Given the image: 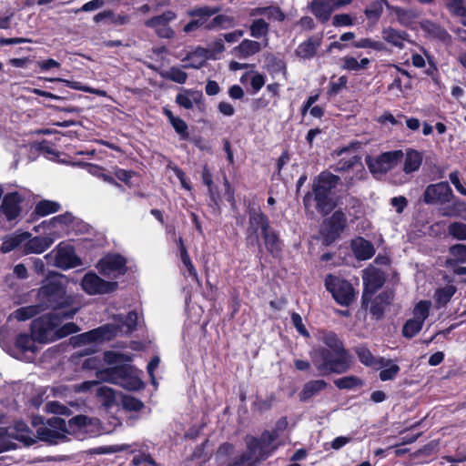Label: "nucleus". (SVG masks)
<instances>
[{"label": "nucleus", "mask_w": 466, "mask_h": 466, "mask_svg": "<svg viewBox=\"0 0 466 466\" xmlns=\"http://www.w3.org/2000/svg\"><path fill=\"white\" fill-rule=\"evenodd\" d=\"M22 198L17 192L6 194L0 206V215H4L8 221H12L20 216L22 208L20 203Z\"/></svg>", "instance_id": "a211bd4d"}, {"label": "nucleus", "mask_w": 466, "mask_h": 466, "mask_svg": "<svg viewBox=\"0 0 466 466\" xmlns=\"http://www.w3.org/2000/svg\"><path fill=\"white\" fill-rule=\"evenodd\" d=\"M261 237L267 250L274 257L278 256L281 251V241L279 234L269 227L267 231L261 234Z\"/></svg>", "instance_id": "c756f323"}, {"label": "nucleus", "mask_w": 466, "mask_h": 466, "mask_svg": "<svg viewBox=\"0 0 466 466\" xmlns=\"http://www.w3.org/2000/svg\"><path fill=\"white\" fill-rule=\"evenodd\" d=\"M335 386L339 390H355L364 385V381L354 375L345 376L334 380Z\"/></svg>", "instance_id": "a19ab883"}, {"label": "nucleus", "mask_w": 466, "mask_h": 466, "mask_svg": "<svg viewBox=\"0 0 466 466\" xmlns=\"http://www.w3.org/2000/svg\"><path fill=\"white\" fill-rule=\"evenodd\" d=\"M400 371L397 364L390 365L388 369H384L380 372V379L382 381L393 380Z\"/></svg>", "instance_id": "774afa93"}, {"label": "nucleus", "mask_w": 466, "mask_h": 466, "mask_svg": "<svg viewBox=\"0 0 466 466\" xmlns=\"http://www.w3.org/2000/svg\"><path fill=\"white\" fill-rule=\"evenodd\" d=\"M431 306V303L429 300H420L418 302L413 309L414 317L412 319L423 324L425 319L429 317Z\"/></svg>", "instance_id": "3c124183"}, {"label": "nucleus", "mask_w": 466, "mask_h": 466, "mask_svg": "<svg viewBox=\"0 0 466 466\" xmlns=\"http://www.w3.org/2000/svg\"><path fill=\"white\" fill-rule=\"evenodd\" d=\"M403 157L401 150L385 152L378 157H366V164L372 174H384L397 166Z\"/></svg>", "instance_id": "9d476101"}, {"label": "nucleus", "mask_w": 466, "mask_h": 466, "mask_svg": "<svg viewBox=\"0 0 466 466\" xmlns=\"http://www.w3.org/2000/svg\"><path fill=\"white\" fill-rule=\"evenodd\" d=\"M422 200L427 205H445L452 202L449 210L444 212V216H458L461 211L466 209L465 203L455 198L447 181L428 185L423 192Z\"/></svg>", "instance_id": "423d86ee"}, {"label": "nucleus", "mask_w": 466, "mask_h": 466, "mask_svg": "<svg viewBox=\"0 0 466 466\" xmlns=\"http://www.w3.org/2000/svg\"><path fill=\"white\" fill-rule=\"evenodd\" d=\"M274 397L271 395L265 400H258L254 402L253 408L259 413H263L272 407Z\"/></svg>", "instance_id": "338daca9"}, {"label": "nucleus", "mask_w": 466, "mask_h": 466, "mask_svg": "<svg viewBox=\"0 0 466 466\" xmlns=\"http://www.w3.org/2000/svg\"><path fill=\"white\" fill-rule=\"evenodd\" d=\"M98 340H110L119 335L114 322L95 329Z\"/></svg>", "instance_id": "8fccbe9b"}, {"label": "nucleus", "mask_w": 466, "mask_h": 466, "mask_svg": "<svg viewBox=\"0 0 466 466\" xmlns=\"http://www.w3.org/2000/svg\"><path fill=\"white\" fill-rule=\"evenodd\" d=\"M170 124L176 132L180 136L181 139H188L189 134L187 132V125L183 119L180 117L173 118L171 119Z\"/></svg>", "instance_id": "0e129e2a"}, {"label": "nucleus", "mask_w": 466, "mask_h": 466, "mask_svg": "<svg viewBox=\"0 0 466 466\" xmlns=\"http://www.w3.org/2000/svg\"><path fill=\"white\" fill-rule=\"evenodd\" d=\"M322 43V35H312L309 37L306 41L299 45L295 53L297 56L303 59H310L312 58L319 47Z\"/></svg>", "instance_id": "aec40b11"}, {"label": "nucleus", "mask_w": 466, "mask_h": 466, "mask_svg": "<svg viewBox=\"0 0 466 466\" xmlns=\"http://www.w3.org/2000/svg\"><path fill=\"white\" fill-rule=\"evenodd\" d=\"M362 279L364 284V292L362 295V306L367 307L368 295L371 297L385 282L384 273L375 268L363 270Z\"/></svg>", "instance_id": "dca6fc26"}, {"label": "nucleus", "mask_w": 466, "mask_h": 466, "mask_svg": "<svg viewBox=\"0 0 466 466\" xmlns=\"http://www.w3.org/2000/svg\"><path fill=\"white\" fill-rule=\"evenodd\" d=\"M450 257L446 259V266L455 267L466 264V244H454L449 248Z\"/></svg>", "instance_id": "2f4dec72"}, {"label": "nucleus", "mask_w": 466, "mask_h": 466, "mask_svg": "<svg viewBox=\"0 0 466 466\" xmlns=\"http://www.w3.org/2000/svg\"><path fill=\"white\" fill-rule=\"evenodd\" d=\"M319 339L329 349L319 347L310 352L313 365L321 374H342L348 371L352 364L351 356L344 349L342 341L332 331H319Z\"/></svg>", "instance_id": "f257e3e1"}, {"label": "nucleus", "mask_w": 466, "mask_h": 466, "mask_svg": "<svg viewBox=\"0 0 466 466\" xmlns=\"http://www.w3.org/2000/svg\"><path fill=\"white\" fill-rule=\"evenodd\" d=\"M381 35L385 42L399 48H404V42H410V35L406 31L398 30L391 26L384 27Z\"/></svg>", "instance_id": "412c9836"}, {"label": "nucleus", "mask_w": 466, "mask_h": 466, "mask_svg": "<svg viewBox=\"0 0 466 466\" xmlns=\"http://www.w3.org/2000/svg\"><path fill=\"white\" fill-rule=\"evenodd\" d=\"M14 441H19L29 446L35 442L34 433L25 422L19 421L12 428H7Z\"/></svg>", "instance_id": "393cba45"}, {"label": "nucleus", "mask_w": 466, "mask_h": 466, "mask_svg": "<svg viewBox=\"0 0 466 466\" xmlns=\"http://www.w3.org/2000/svg\"><path fill=\"white\" fill-rule=\"evenodd\" d=\"M347 218L345 214L340 211H335L329 219V228L327 238L333 240L339 236L346 227Z\"/></svg>", "instance_id": "5701e85b"}, {"label": "nucleus", "mask_w": 466, "mask_h": 466, "mask_svg": "<svg viewBox=\"0 0 466 466\" xmlns=\"http://www.w3.org/2000/svg\"><path fill=\"white\" fill-rule=\"evenodd\" d=\"M234 25V18L225 15H218L208 22V30L227 29Z\"/></svg>", "instance_id": "49530a36"}, {"label": "nucleus", "mask_w": 466, "mask_h": 466, "mask_svg": "<svg viewBox=\"0 0 466 466\" xmlns=\"http://www.w3.org/2000/svg\"><path fill=\"white\" fill-rule=\"evenodd\" d=\"M351 247L355 257L360 260L369 259L375 253L373 245L363 238L352 240Z\"/></svg>", "instance_id": "a878e982"}, {"label": "nucleus", "mask_w": 466, "mask_h": 466, "mask_svg": "<svg viewBox=\"0 0 466 466\" xmlns=\"http://www.w3.org/2000/svg\"><path fill=\"white\" fill-rule=\"evenodd\" d=\"M90 423V420L88 417L85 415H76L71 418L68 422L65 421V429L64 432L66 434L75 433L76 431L82 429Z\"/></svg>", "instance_id": "c03bdc74"}, {"label": "nucleus", "mask_w": 466, "mask_h": 466, "mask_svg": "<svg viewBox=\"0 0 466 466\" xmlns=\"http://www.w3.org/2000/svg\"><path fill=\"white\" fill-rule=\"evenodd\" d=\"M65 420L59 417H52L48 419L46 425L36 429L37 438L49 443H58L66 439Z\"/></svg>", "instance_id": "9b49d317"}, {"label": "nucleus", "mask_w": 466, "mask_h": 466, "mask_svg": "<svg viewBox=\"0 0 466 466\" xmlns=\"http://www.w3.org/2000/svg\"><path fill=\"white\" fill-rule=\"evenodd\" d=\"M64 276L58 273H50L47 279L37 290L38 304L42 309H60L73 304V297L66 294Z\"/></svg>", "instance_id": "39448f33"}, {"label": "nucleus", "mask_w": 466, "mask_h": 466, "mask_svg": "<svg viewBox=\"0 0 466 466\" xmlns=\"http://www.w3.org/2000/svg\"><path fill=\"white\" fill-rule=\"evenodd\" d=\"M446 6L457 16H460L466 10L463 0H447Z\"/></svg>", "instance_id": "69168bd1"}, {"label": "nucleus", "mask_w": 466, "mask_h": 466, "mask_svg": "<svg viewBox=\"0 0 466 466\" xmlns=\"http://www.w3.org/2000/svg\"><path fill=\"white\" fill-rule=\"evenodd\" d=\"M384 5L390 9L391 5H389L388 0H374L364 11L366 17L377 22L383 13Z\"/></svg>", "instance_id": "4c0bfd02"}, {"label": "nucleus", "mask_w": 466, "mask_h": 466, "mask_svg": "<svg viewBox=\"0 0 466 466\" xmlns=\"http://www.w3.org/2000/svg\"><path fill=\"white\" fill-rule=\"evenodd\" d=\"M422 162V156L415 150H409L406 153L403 171L410 174L419 169Z\"/></svg>", "instance_id": "58836bf2"}, {"label": "nucleus", "mask_w": 466, "mask_h": 466, "mask_svg": "<svg viewBox=\"0 0 466 466\" xmlns=\"http://www.w3.org/2000/svg\"><path fill=\"white\" fill-rule=\"evenodd\" d=\"M420 27L431 38L438 39L444 43H448L451 39V35L444 27L431 20L422 21Z\"/></svg>", "instance_id": "b1692460"}, {"label": "nucleus", "mask_w": 466, "mask_h": 466, "mask_svg": "<svg viewBox=\"0 0 466 466\" xmlns=\"http://www.w3.org/2000/svg\"><path fill=\"white\" fill-rule=\"evenodd\" d=\"M248 15L250 17L265 15L269 20L274 19L279 22L284 21L286 18L284 12L279 6L275 5L258 6L252 8L250 9Z\"/></svg>", "instance_id": "bb28decb"}, {"label": "nucleus", "mask_w": 466, "mask_h": 466, "mask_svg": "<svg viewBox=\"0 0 466 466\" xmlns=\"http://www.w3.org/2000/svg\"><path fill=\"white\" fill-rule=\"evenodd\" d=\"M81 287L88 295H98L115 291L117 283L106 281L96 273L88 272L83 277Z\"/></svg>", "instance_id": "2eb2a0df"}, {"label": "nucleus", "mask_w": 466, "mask_h": 466, "mask_svg": "<svg viewBox=\"0 0 466 466\" xmlns=\"http://www.w3.org/2000/svg\"><path fill=\"white\" fill-rule=\"evenodd\" d=\"M310 10L321 23L328 22L331 14L335 11L331 0H312Z\"/></svg>", "instance_id": "4be33fe9"}, {"label": "nucleus", "mask_w": 466, "mask_h": 466, "mask_svg": "<svg viewBox=\"0 0 466 466\" xmlns=\"http://www.w3.org/2000/svg\"><path fill=\"white\" fill-rule=\"evenodd\" d=\"M269 227V220L264 213L259 209H250L248 211V226L247 228V246L260 248L258 231H260L261 235Z\"/></svg>", "instance_id": "6e6552de"}, {"label": "nucleus", "mask_w": 466, "mask_h": 466, "mask_svg": "<svg viewBox=\"0 0 466 466\" xmlns=\"http://www.w3.org/2000/svg\"><path fill=\"white\" fill-rule=\"evenodd\" d=\"M112 320L119 335H129L137 329L138 315L136 311H129L127 315H113Z\"/></svg>", "instance_id": "6ab92c4d"}, {"label": "nucleus", "mask_w": 466, "mask_h": 466, "mask_svg": "<svg viewBox=\"0 0 466 466\" xmlns=\"http://www.w3.org/2000/svg\"><path fill=\"white\" fill-rule=\"evenodd\" d=\"M121 404L125 410L130 411H138L144 408V403L140 400L129 395L121 396Z\"/></svg>", "instance_id": "052dcab7"}, {"label": "nucleus", "mask_w": 466, "mask_h": 466, "mask_svg": "<svg viewBox=\"0 0 466 466\" xmlns=\"http://www.w3.org/2000/svg\"><path fill=\"white\" fill-rule=\"evenodd\" d=\"M29 233H23L14 237L6 238L4 239L1 251L3 253H8L16 248L23 241L28 238Z\"/></svg>", "instance_id": "09e8293b"}, {"label": "nucleus", "mask_w": 466, "mask_h": 466, "mask_svg": "<svg viewBox=\"0 0 466 466\" xmlns=\"http://www.w3.org/2000/svg\"><path fill=\"white\" fill-rule=\"evenodd\" d=\"M203 95L200 91L185 90L176 96V102L186 109H191L194 104H199L202 100Z\"/></svg>", "instance_id": "7c9ffc66"}, {"label": "nucleus", "mask_w": 466, "mask_h": 466, "mask_svg": "<svg viewBox=\"0 0 466 466\" xmlns=\"http://www.w3.org/2000/svg\"><path fill=\"white\" fill-rule=\"evenodd\" d=\"M35 341L37 340L33 334L21 333L15 338V347L23 353L31 352L34 354L38 350Z\"/></svg>", "instance_id": "f704fd0d"}, {"label": "nucleus", "mask_w": 466, "mask_h": 466, "mask_svg": "<svg viewBox=\"0 0 466 466\" xmlns=\"http://www.w3.org/2000/svg\"><path fill=\"white\" fill-rule=\"evenodd\" d=\"M71 341L75 346H82L98 341V338L96 334L95 329H92L90 331L72 337Z\"/></svg>", "instance_id": "13d9d810"}, {"label": "nucleus", "mask_w": 466, "mask_h": 466, "mask_svg": "<svg viewBox=\"0 0 466 466\" xmlns=\"http://www.w3.org/2000/svg\"><path fill=\"white\" fill-rule=\"evenodd\" d=\"M250 35L254 38L267 37L269 32V24L263 18H256L249 25Z\"/></svg>", "instance_id": "79ce46f5"}, {"label": "nucleus", "mask_w": 466, "mask_h": 466, "mask_svg": "<svg viewBox=\"0 0 466 466\" xmlns=\"http://www.w3.org/2000/svg\"><path fill=\"white\" fill-rule=\"evenodd\" d=\"M46 258L49 262H53V265L67 269L75 268L80 265V260L75 253V249L70 245L59 244L56 251H53L46 256Z\"/></svg>", "instance_id": "f8f14e48"}, {"label": "nucleus", "mask_w": 466, "mask_h": 466, "mask_svg": "<svg viewBox=\"0 0 466 466\" xmlns=\"http://www.w3.org/2000/svg\"><path fill=\"white\" fill-rule=\"evenodd\" d=\"M96 396L100 399L103 405L112 407L116 401V391L106 386H100L96 389Z\"/></svg>", "instance_id": "a18cd8bd"}, {"label": "nucleus", "mask_w": 466, "mask_h": 466, "mask_svg": "<svg viewBox=\"0 0 466 466\" xmlns=\"http://www.w3.org/2000/svg\"><path fill=\"white\" fill-rule=\"evenodd\" d=\"M209 57L208 50L203 47H198L193 52L189 53L183 61L188 63L184 65V68H195L198 69L202 67L207 59Z\"/></svg>", "instance_id": "c85d7f7f"}, {"label": "nucleus", "mask_w": 466, "mask_h": 466, "mask_svg": "<svg viewBox=\"0 0 466 466\" xmlns=\"http://www.w3.org/2000/svg\"><path fill=\"white\" fill-rule=\"evenodd\" d=\"M390 9L395 14L398 22L405 27L412 25L417 18V14L411 9H403L399 6H391Z\"/></svg>", "instance_id": "ea45409f"}, {"label": "nucleus", "mask_w": 466, "mask_h": 466, "mask_svg": "<svg viewBox=\"0 0 466 466\" xmlns=\"http://www.w3.org/2000/svg\"><path fill=\"white\" fill-rule=\"evenodd\" d=\"M339 180V176L329 172H321L313 182L312 192H308L304 196V206L309 207L313 196L318 212L323 216L330 213L336 205L332 198V189L336 187Z\"/></svg>", "instance_id": "20e7f679"}, {"label": "nucleus", "mask_w": 466, "mask_h": 466, "mask_svg": "<svg viewBox=\"0 0 466 466\" xmlns=\"http://www.w3.org/2000/svg\"><path fill=\"white\" fill-rule=\"evenodd\" d=\"M60 205L51 200H42L35 206V212L39 216H47L58 211Z\"/></svg>", "instance_id": "603ef678"}, {"label": "nucleus", "mask_w": 466, "mask_h": 466, "mask_svg": "<svg viewBox=\"0 0 466 466\" xmlns=\"http://www.w3.org/2000/svg\"><path fill=\"white\" fill-rule=\"evenodd\" d=\"M355 353L357 354L360 361L365 366H374L376 364V360L374 356L371 354L370 350L366 347L360 346L355 348Z\"/></svg>", "instance_id": "bf43d9fd"}, {"label": "nucleus", "mask_w": 466, "mask_h": 466, "mask_svg": "<svg viewBox=\"0 0 466 466\" xmlns=\"http://www.w3.org/2000/svg\"><path fill=\"white\" fill-rule=\"evenodd\" d=\"M457 288L453 285H447L438 289L434 293V299L438 309L445 307L456 293Z\"/></svg>", "instance_id": "e433bc0d"}, {"label": "nucleus", "mask_w": 466, "mask_h": 466, "mask_svg": "<svg viewBox=\"0 0 466 466\" xmlns=\"http://www.w3.org/2000/svg\"><path fill=\"white\" fill-rule=\"evenodd\" d=\"M246 462H249L248 466H255L257 463L254 461V458L248 451V452H244L233 458L230 461L228 462L227 466H242Z\"/></svg>", "instance_id": "680f3d73"}, {"label": "nucleus", "mask_w": 466, "mask_h": 466, "mask_svg": "<svg viewBox=\"0 0 466 466\" xmlns=\"http://www.w3.org/2000/svg\"><path fill=\"white\" fill-rule=\"evenodd\" d=\"M77 311L78 309L75 308L62 314L57 312L44 314L32 322L31 333L40 343L52 342L76 333L79 330L78 326L74 322L62 325V319H72Z\"/></svg>", "instance_id": "f03ea898"}, {"label": "nucleus", "mask_w": 466, "mask_h": 466, "mask_svg": "<svg viewBox=\"0 0 466 466\" xmlns=\"http://www.w3.org/2000/svg\"><path fill=\"white\" fill-rule=\"evenodd\" d=\"M177 18V14L172 10H166L158 15H155L145 21V25L154 29L156 35L160 38L170 39L175 35L174 30L169 24Z\"/></svg>", "instance_id": "ddd939ff"}, {"label": "nucleus", "mask_w": 466, "mask_h": 466, "mask_svg": "<svg viewBox=\"0 0 466 466\" xmlns=\"http://www.w3.org/2000/svg\"><path fill=\"white\" fill-rule=\"evenodd\" d=\"M325 285L334 299L342 306H349L355 299L354 289L347 280L329 275Z\"/></svg>", "instance_id": "1a4fd4ad"}, {"label": "nucleus", "mask_w": 466, "mask_h": 466, "mask_svg": "<svg viewBox=\"0 0 466 466\" xmlns=\"http://www.w3.org/2000/svg\"><path fill=\"white\" fill-rule=\"evenodd\" d=\"M42 309V306L39 304L21 307L12 312L10 318H13L18 321H25L38 315Z\"/></svg>", "instance_id": "c9c22d12"}, {"label": "nucleus", "mask_w": 466, "mask_h": 466, "mask_svg": "<svg viewBox=\"0 0 466 466\" xmlns=\"http://www.w3.org/2000/svg\"><path fill=\"white\" fill-rule=\"evenodd\" d=\"M328 383L323 380H316L308 381L299 393V400L301 401H307L313 396L317 395L321 390H325Z\"/></svg>", "instance_id": "473e14b6"}, {"label": "nucleus", "mask_w": 466, "mask_h": 466, "mask_svg": "<svg viewBox=\"0 0 466 466\" xmlns=\"http://www.w3.org/2000/svg\"><path fill=\"white\" fill-rule=\"evenodd\" d=\"M220 10V7H211L208 5L190 9L187 15L192 17V20L184 26L183 31L185 33H191L201 27L207 29L210 17L218 14Z\"/></svg>", "instance_id": "4468645a"}, {"label": "nucleus", "mask_w": 466, "mask_h": 466, "mask_svg": "<svg viewBox=\"0 0 466 466\" xmlns=\"http://www.w3.org/2000/svg\"><path fill=\"white\" fill-rule=\"evenodd\" d=\"M127 261L124 257L113 254L107 255L99 261V271L106 277H116L125 274Z\"/></svg>", "instance_id": "f3484780"}, {"label": "nucleus", "mask_w": 466, "mask_h": 466, "mask_svg": "<svg viewBox=\"0 0 466 466\" xmlns=\"http://www.w3.org/2000/svg\"><path fill=\"white\" fill-rule=\"evenodd\" d=\"M422 326L423 324L418 320L413 319H408L403 325L402 335L405 338L411 339L421 330Z\"/></svg>", "instance_id": "4d7b16f0"}, {"label": "nucleus", "mask_w": 466, "mask_h": 466, "mask_svg": "<svg viewBox=\"0 0 466 466\" xmlns=\"http://www.w3.org/2000/svg\"><path fill=\"white\" fill-rule=\"evenodd\" d=\"M448 235L453 239L466 241V224L461 221H454L448 226Z\"/></svg>", "instance_id": "de8ad7c7"}, {"label": "nucleus", "mask_w": 466, "mask_h": 466, "mask_svg": "<svg viewBox=\"0 0 466 466\" xmlns=\"http://www.w3.org/2000/svg\"><path fill=\"white\" fill-rule=\"evenodd\" d=\"M45 410L47 412L60 414V415H71V410L65 405L57 401H49L46 404Z\"/></svg>", "instance_id": "e2e57ef3"}, {"label": "nucleus", "mask_w": 466, "mask_h": 466, "mask_svg": "<svg viewBox=\"0 0 466 466\" xmlns=\"http://www.w3.org/2000/svg\"><path fill=\"white\" fill-rule=\"evenodd\" d=\"M97 380L84 381L77 386L78 391H87L99 382H108L118 385L127 390H138L143 388V382L137 376L135 370L128 364L116 365L96 371Z\"/></svg>", "instance_id": "7ed1b4c3"}, {"label": "nucleus", "mask_w": 466, "mask_h": 466, "mask_svg": "<svg viewBox=\"0 0 466 466\" xmlns=\"http://www.w3.org/2000/svg\"><path fill=\"white\" fill-rule=\"evenodd\" d=\"M278 437L279 434L276 431H265L259 438L246 436L247 449L253 456L255 462L265 461L278 449V444H275Z\"/></svg>", "instance_id": "0eeeda50"}, {"label": "nucleus", "mask_w": 466, "mask_h": 466, "mask_svg": "<svg viewBox=\"0 0 466 466\" xmlns=\"http://www.w3.org/2000/svg\"><path fill=\"white\" fill-rule=\"evenodd\" d=\"M355 48H371L376 51H385L386 46L381 41L372 40L370 38H362L352 43Z\"/></svg>", "instance_id": "864d4df0"}, {"label": "nucleus", "mask_w": 466, "mask_h": 466, "mask_svg": "<svg viewBox=\"0 0 466 466\" xmlns=\"http://www.w3.org/2000/svg\"><path fill=\"white\" fill-rule=\"evenodd\" d=\"M162 76L177 84H184L187 81V74L177 66H172L168 71L162 74Z\"/></svg>", "instance_id": "6e6d98bb"}, {"label": "nucleus", "mask_w": 466, "mask_h": 466, "mask_svg": "<svg viewBox=\"0 0 466 466\" xmlns=\"http://www.w3.org/2000/svg\"><path fill=\"white\" fill-rule=\"evenodd\" d=\"M261 50V44L255 40L244 39L238 46L233 48L234 55L245 59L251 56Z\"/></svg>", "instance_id": "cd10ccee"}, {"label": "nucleus", "mask_w": 466, "mask_h": 466, "mask_svg": "<svg viewBox=\"0 0 466 466\" xmlns=\"http://www.w3.org/2000/svg\"><path fill=\"white\" fill-rule=\"evenodd\" d=\"M341 68L349 71H361L370 65L369 58H362L360 62L353 56H344L341 58Z\"/></svg>", "instance_id": "37998d69"}, {"label": "nucleus", "mask_w": 466, "mask_h": 466, "mask_svg": "<svg viewBox=\"0 0 466 466\" xmlns=\"http://www.w3.org/2000/svg\"><path fill=\"white\" fill-rule=\"evenodd\" d=\"M16 444L7 428H0V453L8 450H14Z\"/></svg>", "instance_id": "5fc2aeb1"}, {"label": "nucleus", "mask_w": 466, "mask_h": 466, "mask_svg": "<svg viewBox=\"0 0 466 466\" xmlns=\"http://www.w3.org/2000/svg\"><path fill=\"white\" fill-rule=\"evenodd\" d=\"M54 243L51 236L35 237L26 243V250L31 253H43Z\"/></svg>", "instance_id": "72a5a7b5"}]
</instances>
